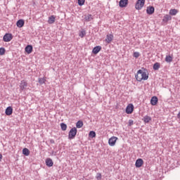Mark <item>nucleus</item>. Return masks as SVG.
<instances>
[{
	"instance_id": "obj_36",
	"label": "nucleus",
	"mask_w": 180,
	"mask_h": 180,
	"mask_svg": "<svg viewBox=\"0 0 180 180\" xmlns=\"http://www.w3.org/2000/svg\"><path fill=\"white\" fill-rule=\"evenodd\" d=\"M177 118H178V119H180V111H179V112L178 115H177Z\"/></svg>"
},
{
	"instance_id": "obj_32",
	"label": "nucleus",
	"mask_w": 180,
	"mask_h": 180,
	"mask_svg": "<svg viewBox=\"0 0 180 180\" xmlns=\"http://www.w3.org/2000/svg\"><path fill=\"white\" fill-rule=\"evenodd\" d=\"M5 48H0V56H4L5 54Z\"/></svg>"
},
{
	"instance_id": "obj_17",
	"label": "nucleus",
	"mask_w": 180,
	"mask_h": 180,
	"mask_svg": "<svg viewBox=\"0 0 180 180\" xmlns=\"http://www.w3.org/2000/svg\"><path fill=\"white\" fill-rule=\"evenodd\" d=\"M94 19V17L91 14H88L87 15H84L85 22H91Z\"/></svg>"
},
{
	"instance_id": "obj_19",
	"label": "nucleus",
	"mask_w": 180,
	"mask_h": 180,
	"mask_svg": "<svg viewBox=\"0 0 180 180\" xmlns=\"http://www.w3.org/2000/svg\"><path fill=\"white\" fill-rule=\"evenodd\" d=\"M16 25L18 27H23L25 26V21L23 20H19Z\"/></svg>"
},
{
	"instance_id": "obj_18",
	"label": "nucleus",
	"mask_w": 180,
	"mask_h": 180,
	"mask_svg": "<svg viewBox=\"0 0 180 180\" xmlns=\"http://www.w3.org/2000/svg\"><path fill=\"white\" fill-rule=\"evenodd\" d=\"M172 19V17H171V15L167 14L163 17L162 21L165 22V23H167V22H168V20H171Z\"/></svg>"
},
{
	"instance_id": "obj_5",
	"label": "nucleus",
	"mask_w": 180,
	"mask_h": 180,
	"mask_svg": "<svg viewBox=\"0 0 180 180\" xmlns=\"http://www.w3.org/2000/svg\"><path fill=\"white\" fill-rule=\"evenodd\" d=\"M116 141H117V137L116 136H112L108 140V144L110 146V147H113L116 144Z\"/></svg>"
},
{
	"instance_id": "obj_20",
	"label": "nucleus",
	"mask_w": 180,
	"mask_h": 180,
	"mask_svg": "<svg viewBox=\"0 0 180 180\" xmlns=\"http://www.w3.org/2000/svg\"><path fill=\"white\" fill-rule=\"evenodd\" d=\"M113 40V34H108L105 39L106 43H110Z\"/></svg>"
},
{
	"instance_id": "obj_29",
	"label": "nucleus",
	"mask_w": 180,
	"mask_h": 180,
	"mask_svg": "<svg viewBox=\"0 0 180 180\" xmlns=\"http://www.w3.org/2000/svg\"><path fill=\"white\" fill-rule=\"evenodd\" d=\"M60 127H61L63 131H65V130H67V124H65V123H61Z\"/></svg>"
},
{
	"instance_id": "obj_1",
	"label": "nucleus",
	"mask_w": 180,
	"mask_h": 180,
	"mask_svg": "<svg viewBox=\"0 0 180 180\" xmlns=\"http://www.w3.org/2000/svg\"><path fill=\"white\" fill-rule=\"evenodd\" d=\"M136 81L141 82V81H147L148 79V72L139 70L135 75Z\"/></svg>"
},
{
	"instance_id": "obj_30",
	"label": "nucleus",
	"mask_w": 180,
	"mask_h": 180,
	"mask_svg": "<svg viewBox=\"0 0 180 180\" xmlns=\"http://www.w3.org/2000/svg\"><path fill=\"white\" fill-rule=\"evenodd\" d=\"M85 34H86V32L85 31H81L79 34V37H84Z\"/></svg>"
},
{
	"instance_id": "obj_24",
	"label": "nucleus",
	"mask_w": 180,
	"mask_h": 180,
	"mask_svg": "<svg viewBox=\"0 0 180 180\" xmlns=\"http://www.w3.org/2000/svg\"><path fill=\"white\" fill-rule=\"evenodd\" d=\"M22 154H23L24 155H26V156L27 157L28 155H30V150H29V149H27V148H24V149L22 150Z\"/></svg>"
},
{
	"instance_id": "obj_2",
	"label": "nucleus",
	"mask_w": 180,
	"mask_h": 180,
	"mask_svg": "<svg viewBox=\"0 0 180 180\" xmlns=\"http://www.w3.org/2000/svg\"><path fill=\"white\" fill-rule=\"evenodd\" d=\"M144 4H146V0H138L135 4V8L137 11H140L143 9V6H144Z\"/></svg>"
},
{
	"instance_id": "obj_21",
	"label": "nucleus",
	"mask_w": 180,
	"mask_h": 180,
	"mask_svg": "<svg viewBox=\"0 0 180 180\" xmlns=\"http://www.w3.org/2000/svg\"><path fill=\"white\" fill-rule=\"evenodd\" d=\"M178 10L173 8V9H170L169 10V15H171L172 16H175V15H176V13H178Z\"/></svg>"
},
{
	"instance_id": "obj_10",
	"label": "nucleus",
	"mask_w": 180,
	"mask_h": 180,
	"mask_svg": "<svg viewBox=\"0 0 180 180\" xmlns=\"http://www.w3.org/2000/svg\"><path fill=\"white\" fill-rule=\"evenodd\" d=\"M129 4V0H120V8H126Z\"/></svg>"
},
{
	"instance_id": "obj_11",
	"label": "nucleus",
	"mask_w": 180,
	"mask_h": 180,
	"mask_svg": "<svg viewBox=\"0 0 180 180\" xmlns=\"http://www.w3.org/2000/svg\"><path fill=\"white\" fill-rule=\"evenodd\" d=\"M101 50H102V47L101 46H96L93 49L92 53L93 54H98Z\"/></svg>"
},
{
	"instance_id": "obj_15",
	"label": "nucleus",
	"mask_w": 180,
	"mask_h": 180,
	"mask_svg": "<svg viewBox=\"0 0 180 180\" xmlns=\"http://www.w3.org/2000/svg\"><path fill=\"white\" fill-rule=\"evenodd\" d=\"M45 162L47 167H53V165H54V163L53 162V160H51V158H47Z\"/></svg>"
},
{
	"instance_id": "obj_13",
	"label": "nucleus",
	"mask_w": 180,
	"mask_h": 180,
	"mask_svg": "<svg viewBox=\"0 0 180 180\" xmlns=\"http://www.w3.org/2000/svg\"><path fill=\"white\" fill-rule=\"evenodd\" d=\"M155 11V9L153 6H149L146 9V12H147L148 15H153V13H154Z\"/></svg>"
},
{
	"instance_id": "obj_3",
	"label": "nucleus",
	"mask_w": 180,
	"mask_h": 180,
	"mask_svg": "<svg viewBox=\"0 0 180 180\" xmlns=\"http://www.w3.org/2000/svg\"><path fill=\"white\" fill-rule=\"evenodd\" d=\"M77 130L76 127H73L70 129L68 134L69 140H72L73 139L75 138V136H77Z\"/></svg>"
},
{
	"instance_id": "obj_16",
	"label": "nucleus",
	"mask_w": 180,
	"mask_h": 180,
	"mask_svg": "<svg viewBox=\"0 0 180 180\" xmlns=\"http://www.w3.org/2000/svg\"><path fill=\"white\" fill-rule=\"evenodd\" d=\"M25 51L27 54H30L33 51V46L32 45H28L25 47Z\"/></svg>"
},
{
	"instance_id": "obj_6",
	"label": "nucleus",
	"mask_w": 180,
	"mask_h": 180,
	"mask_svg": "<svg viewBox=\"0 0 180 180\" xmlns=\"http://www.w3.org/2000/svg\"><path fill=\"white\" fill-rule=\"evenodd\" d=\"M12 39H13V37L12 36V34H9V33L6 34L3 37L4 41H6V42L11 41Z\"/></svg>"
},
{
	"instance_id": "obj_35",
	"label": "nucleus",
	"mask_w": 180,
	"mask_h": 180,
	"mask_svg": "<svg viewBox=\"0 0 180 180\" xmlns=\"http://www.w3.org/2000/svg\"><path fill=\"white\" fill-rule=\"evenodd\" d=\"M134 124V121L132 120H129V126H133Z\"/></svg>"
},
{
	"instance_id": "obj_23",
	"label": "nucleus",
	"mask_w": 180,
	"mask_h": 180,
	"mask_svg": "<svg viewBox=\"0 0 180 180\" xmlns=\"http://www.w3.org/2000/svg\"><path fill=\"white\" fill-rule=\"evenodd\" d=\"M174 60V58L171 56H166L165 57V61L166 63H172V60Z\"/></svg>"
},
{
	"instance_id": "obj_9",
	"label": "nucleus",
	"mask_w": 180,
	"mask_h": 180,
	"mask_svg": "<svg viewBox=\"0 0 180 180\" xmlns=\"http://www.w3.org/2000/svg\"><path fill=\"white\" fill-rule=\"evenodd\" d=\"M158 103V98L157 96H153L150 99V105L155 106Z\"/></svg>"
},
{
	"instance_id": "obj_37",
	"label": "nucleus",
	"mask_w": 180,
	"mask_h": 180,
	"mask_svg": "<svg viewBox=\"0 0 180 180\" xmlns=\"http://www.w3.org/2000/svg\"><path fill=\"white\" fill-rule=\"evenodd\" d=\"M0 161H2V154H0Z\"/></svg>"
},
{
	"instance_id": "obj_8",
	"label": "nucleus",
	"mask_w": 180,
	"mask_h": 180,
	"mask_svg": "<svg viewBox=\"0 0 180 180\" xmlns=\"http://www.w3.org/2000/svg\"><path fill=\"white\" fill-rule=\"evenodd\" d=\"M5 113L6 116H11L13 113V108L11 106L7 107Z\"/></svg>"
},
{
	"instance_id": "obj_14",
	"label": "nucleus",
	"mask_w": 180,
	"mask_h": 180,
	"mask_svg": "<svg viewBox=\"0 0 180 180\" xmlns=\"http://www.w3.org/2000/svg\"><path fill=\"white\" fill-rule=\"evenodd\" d=\"M55 22H56V16L55 15H51V16L49 17L48 23L49 25H53V23H54Z\"/></svg>"
},
{
	"instance_id": "obj_7",
	"label": "nucleus",
	"mask_w": 180,
	"mask_h": 180,
	"mask_svg": "<svg viewBox=\"0 0 180 180\" xmlns=\"http://www.w3.org/2000/svg\"><path fill=\"white\" fill-rule=\"evenodd\" d=\"M143 164H144V161L143 160V159L139 158L136 161L135 167H136V168H141V167H143Z\"/></svg>"
},
{
	"instance_id": "obj_31",
	"label": "nucleus",
	"mask_w": 180,
	"mask_h": 180,
	"mask_svg": "<svg viewBox=\"0 0 180 180\" xmlns=\"http://www.w3.org/2000/svg\"><path fill=\"white\" fill-rule=\"evenodd\" d=\"M85 4V0H78V5L79 6H82V5H84Z\"/></svg>"
},
{
	"instance_id": "obj_28",
	"label": "nucleus",
	"mask_w": 180,
	"mask_h": 180,
	"mask_svg": "<svg viewBox=\"0 0 180 180\" xmlns=\"http://www.w3.org/2000/svg\"><path fill=\"white\" fill-rule=\"evenodd\" d=\"M89 136L91 137V139H94L96 137V133L94 131H91L89 134Z\"/></svg>"
},
{
	"instance_id": "obj_4",
	"label": "nucleus",
	"mask_w": 180,
	"mask_h": 180,
	"mask_svg": "<svg viewBox=\"0 0 180 180\" xmlns=\"http://www.w3.org/2000/svg\"><path fill=\"white\" fill-rule=\"evenodd\" d=\"M134 110V105L133 104L129 103L126 108V113L127 115H131L133 113V111Z\"/></svg>"
},
{
	"instance_id": "obj_12",
	"label": "nucleus",
	"mask_w": 180,
	"mask_h": 180,
	"mask_svg": "<svg viewBox=\"0 0 180 180\" xmlns=\"http://www.w3.org/2000/svg\"><path fill=\"white\" fill-rule=\"evenodd\" d=\"M27 86V82L25 80H22L20 85V90L23 91V89H25Z\"/></svg>"
},
{
	"instance_id": "obj_27",
	"label": "nucleus",
	"mask_w": 180,
	"mask_h": 180,
	"mask_svg": "<svg viewBox=\"0 0 180 180\" xmlns=\"http://www.w3.org/2000/svg\"><path fill=\"white\" fill-rule=\"evenodd\" d=\"M46 77H43V78H39L38 79V82L41 84L43 85V84H46Z\"/></svg>"
},
{
	"instance_id": "obj_33",
	"label": "nucleus",
	"mask_w": 180,
	"mask_h": 180,
	"mask_svg": "<svg viewBox=\"0 0 180 180\" xmlns=\"http://www.w3.org/2000/svg\"><path fill=\"white\" fill-rule=\"evenodd\" d=\"M133 56H134V57L135 58H139L140 57V53H139V52H134Z\"/></svg>"
},
{
	"instance_id": "obj_26",
	"label": "nucleus",
	"mask_w": 180,
	"mask_h": 180,
	"mask_svg": "<svg viewBox=\"0 0 180 180\" xmlns=\"http://www.w3.org/2000/svg\"><path fill=\"white\" fill-rule=\"evenodd\" d=\"M161 67V65L160 64V63H155L153 65V70H155V71H157V70H160V68Z\"/></svg>"
},
{
	"instance_id": "obj_22",
	"label": "nucleus",
	"mask_w": 180,
	"mask_h": 180,
	"mask_svg": "<svg viewBox=\"0 0 180 180\" xmlns=\"http://www.w3.org/2000/svg\"><path fill=\"white\" fill-rule=\"evenodd\" d=\"M143 120L144 123H150V122H151V117H150L148 115H146L143 118Z\"/></svg>"
},
{
	"instance_id": "obj_34",
	"label": "nucleus",
	"mask_w": 180,
	"mask_h": 180,
	"mask_svg": "<svg viewBox=\"0 0 180 180\" xmlns=\"http://www.w3.org/2000/svg\"><path fill=\"white\" fill-rule=\"evenodd\" d=\"M96 179H102V174L101 173H97Z\"/></svg>"
},
{
	"instance_id": "obj_25",
	"label": "nucleus",
	"mask_w": 180,
	"mask_h": 180,
	"mask_svg": "<svg viewBox=\"0 0 180 180\" xmlns=\"http://www.w3.org/2000/svg\"><path fill=\"white\" fill-rule=\"evenodd\" d=\"M82 126H84V122L81 120L78 121L77 123H76V127L77 129H81V127H82Z\"/></svg>"
}]
</instances>
